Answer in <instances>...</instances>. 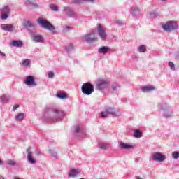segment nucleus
Segmentation results:
<instances>
[{"label":"nucleus","instance_id":"nucleus-9","mask_svg":"<svg viewBox=\"0 0 179 179\" xmlns=\"http://www.w3.org/2000/svg\"><path fill=\"white\" fill-rule=\"evenodd\" d=\"M98 87L99 89H106L108 87V81H107V80H98Z\"/></svg>","mask_w":179,"mask_h":179},{"label":"nucleus","instance_id":"nucleus-35","mask_svg":"<svg viewBox=\"0 0 179 179\" xmlns=\"http://www.w3.org/2000/svg\"><path fill=\"white\" fill-rule=\"evenodd\" d=\"M53 113H55V114H59V113H61V111L59 110L58 109H55V110H53Z\"/></svg>","mask_w":179,"mask_h":179},{"label":"nucleus","instance_id":"nucleus-13","mask_svg":"<svg viewBox=\"0 0 179 179\" xmlns=\"http://www.w3.org/2000/svg\"><path fill=\"white\" fill-rule=\"evenodd\" d=\"M11 47H23V42L22 41L13 40L10 43Z\"/></svg>","mask_w":179,"mask_h":179},{"label":"nucleus","instance_id":"nucleus-31","mask_svg":"<svg viewBox=\"0 0 179 179\" xmlns=\"http://www.w3.org/2000/svg\"><path fill=\"white\" fill-rule=\"evenodd\" d=\"M71 50H73V45H72V44L69 45V46L66 48V51H71Z\"/></svg>","mask_w":179,"mask_h":179},{"label":"nucleus","instance_id":"nucleus-39","mask_svg":"<svg viewBox=\"0 0 179 179\" xmlns=\"http://www.w3.org/2000/svg\"><path fill=\"white\" fill-rule=\"evenodd\" d=\"M137 179H142L141 177L138 176Z\"/></svg>","mask_w":179,"mask_h":179},{"label":"nucleus","instance_id":"nucleus-30","mask_svg":"<svg viewBox=\"0 0 179 179\" xmlns=\"http://www.w3.org/2000/svg\"><path fill=\"white\" fill-rule=\"evenodd\" d=\"M69 29H71V27L66 26L63 29V33H68L69 31Z\"/></svg>","mask_w":179,"mask_h":179},{"label":"nucleus","instance_id":"nucleus-16","mask_svg":"<svg viewBox=\"0 0 179 179\" xmlns=\"http://www.w3.org/2000/svg\"><path fill=\"white\" fill-rule=\"evenodd\" d=\"M120 148H122V149H134V145L129 143H121Z\"/></svg>","mask_w":179,"mask_h":179},{"label":"nucleus","instance_id":"nucleus-28","mask_svg":"<svg viewBox=\"0 0 179 179\" xmlns=\"http://www.w3.org/2000/svg\"><path fill=\"white\" fill-rule=\"evenodd\" d=\"M99 148H100V149H107V148H108V145L104 144V143H101L99 145Z\"/></svg>","mask_w":179,"mask_h":179},{"label":"nucleus","instance_id":"nucleus-20","mask_svg":"<svg viewBox=\"0 0 179 179\" xmlns=\"http://www.w3.org/2000/svg\"><path fill=\"white\" fill-rule=\"evenodd\" d=\"M93 1L94 0H73V2L74 3H77V4H79V3H82V2H93Z\"/></svg>","mask_w":179,"mask_h":179},{"label":"nucleus","instance_id":"nucleus-27","mask_svg":"<svg viewBox=\"0 0 179 179\" xmlns=\"http://www.w3.org/2000/svg\"><path fill=\"white\" fill-rule=\"evenodd\" d=\"M169 66L171 68L172 71H174L176 69V66H174V63L172 62H169Z\"/></svg>","mask_w":179,"mask_h":179},{"label":"nucleus","instance_id":"nucleus-34","mask_svg":"<svg viewBox=\"0 0 179 179\" xmlns=\"http://www.w3.org/2000/svg\"><path fill=\"white\" fill-rule=\"evenodd\" d=\"M48 78H53L54 77V73L53 72H49L48 73Z\"/></svg>","mask_w":179,"mask_h":179},{"label":"nucleus","instance_id":"nucleus-33","mask_svg":"<svg viewBox=\"0 0 179 179\" xmlns=\"http://www.w3.org/2000/svg\"><path fill=\"white\" fill-rule=\"evenodd\" d=\"M1 101H2L3 103H6V101H8V98H6L5 96H1Z\"/></svg>","mask_w":179,"mask_h":179},{"label":"nucleus","instance_id":"nucleus-12","mask_svg":"<svg viewBox=\"0 0 179 179\" xmlns=\"http://www.w3.org/2000/svg\"><path fill=\"white\" fill-rule=\"evenodd\" d=\"M27 160L29 162V163H31L32 164H36V160L34 158H33V153L30 150H27Z\"/></svg>","mask_w":179,"mask_h":179},{"label":"nucleus","instance_id":"nucleus-21","mask_svg":"<svg viewBox=\"0 0 179 179\" xmlns=\"http://www.w3.org/2000/svg\"><path fill=\"white\" fill-rule=\"evenodd\" d=\"M24 118V113H19L17 116H15V120L17 121H20Z\"/></svg>","mask_w":179,"mask_h":179},{"label":"nucleus","instance_id":"nucleus-26","mask_svg":"<svg viewBox=\"0 0 179 179\" xmlns=\"http://www.w3.org/2000/svg\"><path fill=\"white\" fill-rule=\"evenodd\" d=\"M57 97H59V99H65L67 97V95L66 94L60 93L57 94Z\"/></svg>","mask_w":179,"mask_h":179},{"label":"nucleus","instance_id":"nucleus-23","mask_svg":"<svg viewBox=\"0 0 179 179\" xmlns=\"http://www.w3.org/2000/svg\"><path fill=\"white\" fill-rule=\"evenodd\" d=\"M142 136V133L139 130H136L134 131V138H141Z\"/></svg>","mask_w":179,"mask_h":179},{"label":"nucleus","instance_id":"nucleus-14","mask_svg":"<svg viewBox=\"0 0 179 179\" xmlns=\"http://www.w3.org/2000/svg\"><path fill=\"white\" fill-rule=\"evenodd\" d=\"M24 83L25 85H27V86H31V85H34V77L31 76H27V80Z\"/></svg>","mask_w":179,"mask_h":179},{"label":"nucleus","instance_id":"nucleus-3","mask_svg":"<svg viewBox=\"0 0 179 179\" xmlns=\"http://www.w3.org/2000/svg\"><path fill=\"white\" fill-rule=\"evenodd\" d=\"M162 29H164L165 31H171V30L178 29V25L176 22H168L162 25Z\"/></svg>","mask_w":179,"mask_h":179},{"label":"nucleus","instance_id":"nucleus-10","mask_svg":"<svg viewBox=\"0 0 179 179\" xmlns=\"http://www.w3.org/2000/svg\"><path fill=\"white\" fill-rule=\"evenodd\" d=\"M83 41L87 43H93V41H97V38L94 35L90 34H87V36L83 38Z\"/></svg>","mask_w":179,"mask_h":179},{"label":"nucleus","instance_id":"nucleus-17","mask_svg":"<svg viewBox=\"0 0 179 179\" xmlns=\"http://www.w3.org/2000/svg\"><path fill=\"white\" fill-rule=\"evenodd\" d=\"M78 174L79 172L76 169H73L69 172V177H76Z\"/></svg>","mask_w":179,"mask_h":179},{"label":"nucleus","instance_id":"nucleus-32","mask_svg":"<svg viewBox=\"0 0 179 179\" xmlns=\"http://www.w3.org/2000/svg\"><path fill=\"white\" fill-rule=\"evenodd\" d=\"M15 163H16V162H15V161H13V160H9V161L8 162V164L9 166H15Z\"/></svg>","mask_w":179,"mask_h":179},{"label":"nucleus","instance_id":"nucleus-6","mask_svg":"<svg viewBox=\"0 0 179 179\" xmlns=\"http://www.w3.org/2000/svg\"><path fill=\"white\" fill-rule=\"evenodd\" d=\"M108 114H110V115H113L114 117L117 115V113H115V110H114L111 108H107L106 111H102L100 113V117L101 118H106V117H107Z\"/></svg>","mask_w":179,"mask_h":179},{"label":"nucleus","instance_id":"nucleus-4","mask_svg":"<svg viewBox=\"0 0 179 179\" xmlns=\"http://www.w3.org/2000/svg\"><path fill=\"white\" fill-rule=\"evenodd\" d=\"M97 33L101 40H106V38H107V33L106 32V29H104L103 26H101L100 24H97Z\"/></svg>","mask_w":179,"mask_h":179},{"label":"nucleus","instance_id":"nucleus-40","mask_svg":"<svg viewBox=\"0 0 179 179\" xmlns=\"http://www.w3.org/2000/svg\"><path fill=\"white\" fill-rule=\"evenodd\" d=\"M0 54H1V55H3V52H0Z\"/></svg>","mask_w":179,"mask_h":179},{"label":"nucleus","instance_id":"nucleus-38","mask_svg":"<svg viewBox=\"0 0 179 179\" xmlns=\"http://www.w3.org/2000/svg\"><path fill=\"white\" fill-rule=\"evenodd\" d=\"M34 1L35 0H27V1L29 2V3L31 4V2H34Z\"/></svg>","mask_w":179,"mask_h":179},{"label":"nucleus","instance_id":"nucleus-42","mask_svg":"<svg viewBox=\"0 0 179 179\" xmlns=\"http://www.w3.org/2000/svg\"><path fill=\"white\" fill-rule=\"evenodd\" d=\"M161 1H166V0H161Z\"/></svg>","mask_w":179,"mask_h":179},{"label":"nucleus","instance_id":"nucleus-5","mask_svg":"<svg viewBox=\"0 0 179 179\" xmlns=\"http://www.w3.org/2000/svg\"><path fill=\"white\" fill-rule=\"evenodd\" d=\"M0 12L1 13V16L0 17L1 20H6L8 17L9 13H10V10H9V6H5L0 9Z\"/></svg>","mask_w":179,"mask_h":179},{"label":"nucleus","instance_id":"nucleus-36","mask_svg":"<svg viewBox=\"0 0 179 179\" xmlns=\"http://www.w3.org/2000/svg\"><path fill=\"white\" fill-rule=\"evenodd\" d=\"M80 131V127H79V126H77L76 127V132H79Z\"/></svg>","mask_w":179,"mask_h":179},{"label":"nucleus","instance_id":"nucleus-24","mask_svg":"<svg viewBox=\"0 0 179 179\" xmlns=\"http://www.w3.org/2000/svg\"><path fill=\"white\" fill-rule=\"evenodd\" d=\"M171 155H172L173 159H178L179 152L174 151L172 152Z\"/></svg>","mask_w":179,"mask_h":179},{"label":"nucleus","instance_id":"nucleus-8","mask_svg":"<svg viewBox=\"0 0 179 179\" xmlns=\"http://www.w3.org/2000/svg\"><path fill=\"white\" fill-rule=\"evenodd\" d=\"M1 30H3L4 31H13L14 27L12 24H2L1 25Z\"/></svg>","mask_w":179,"mask_h":179},{"label":"nucleus","instance_id":"nucleus-19","mask_svg":"<svg viewBox=\"0 0 179 179\" xmlns=\"http://www.w3.org/2000/svg\"><path fill=\"white\" fill-rule=\"evenodd\" d=\"M24 27H26V29H30V27H34V24L30 21H27L24 24Z\"/></svg>","mask_w":179,"mask_h":179},{"label":"nucleus","instance_id":"nucleus-15","mask_svg":"<svg viewBox=\"0 0 179 179\" xmlns=\"http://www.w3.org/2000/svg\"><path fill=\"white\" fill-rule=\"evenodd\" d=\"M141 90H142V92H144L145 93H146V92H152V91L155 90V87L153 85L147 86V87H141Z\"/></svg>","mask_w":179,"mask_h":179},{"label":"nucleus","instance_id":"nucleus-1","mask_svg":"<svg viewBox=\"0 0 179 179\" xmlns=\"http://www.w3.org/2000/svg\"><path fill=\"white\" fill-rule=\"evenodd\" d=\"M81 90L84 94L90 96L94 92V87L90 83H85L82 85Z\"/></svg>","mask_w":179,"mask_h":179},{"label":"nucleus","instance_id":"nucleus-2","mask_svg":"<svg viewBox=\"0 0 179 179\" xmlns=\"http://www.w3.org/2000/svg\"><path fill=\"white\" fill-rule=\"evenodd\" d=\"M38 23L41 26V27H43V29H46L47 30L50 31L55 30V27H53V25H52V24L46 20L38 18Z\"/></svg>","mask_w":179,"mask_h":179},{"label":"nucleus","instance_id":"nucleus-37","mask_svg":"<svg viewBox=\"0 0 179 179\" xmlns=\"http://www.w3.org/2000/svg\"><path fill=\"white\" fill-rule=\"evenodd\" d=\"M18 107H19V105H15L13 108V111H15Z\"/></svg>","mask_w":179,"mask_h":179},{"label":"nucleus","instance_id":"nucleus-11","mask_svg":"<svg viewBox=\"0 0 179 179\" xmlns=\"http://www.w3.org/2000/svg\"><path fill=\"white\" fill-rule=\"evenodd\" d=\"M31 38L35 43H43L44 41V38L38 34H33Z\"/></svg>","mask_w":179,"mask_h":179},{"label":"nucleus","instance_id":"nucleus-41","mask_svg":"<svg viewBox=\"0 0 179 179\" xmlns=\"http://www.w3.org/2000/svg\"><path fill=\"white\" fill-rule=\"evenodd\" d=\"M0 164H2V161L1 160H0Z\"/></svg>","mask_w":179,"mask_h":179},{"label":"nucleus","instance_id":"nucleus-25","mask_svg":"<svg viewBox=\"0 0 179 179\" xmlns=\"http://www.w3.org/2000/svg\"><path fill=\"white\" fill-rule=\"evenodd\" d=\"M138 51L140 52H145V51H146V46L145 45H141L138 48Z\"/></svg>","mask_w":179,"mask_h":179},{"label":"nucleus","instance_id":"nucleus-29","mask_svg":"<svg viewBox=\"0 0 179 179\" xmlns=\"http://www.w3.org/2000/svg\"><path fill=\"white\" fill-rule=\"evenodd\" d=\"M23 64H24V66H29V65H30V60H29L27 59H24L23 61Z\"/></svg>","mask_w":179,"mask_h":179},{"label":"nucleus","instance_id":"nucleus-18","mask_svg":"<svg viewBox=\"0 0 179 179\" xmlns=\"http://www.w3.org/2000/svg\"><path fill=\"white\" fill-rule=\"evenodd\" d=\"M108 50H110V48H108V47L103 46L99 49V54H106V52H108Z\"/></svg>","mask_w":179,"mask_h":179},{"label":"nucleus","instance_id":"nucleus-22","mask_svg":"<svg viewBox=\"0 0 179 179\" xmlns=\"http://www.w3.org/2000/svg\"><path fill=\"white\" fill-rule=\"evenodd\" d=\"M49 8L52 10H54V12H58V6H57L55 4H50L49 6Z\"/></svg>","mask_w":179,"mask_h":179},{"label":"nucleus","instance_id":"nucleus-7","mask_svg":"<svg viewBox=\"0 0 179 179\" xmlns=\"http://www.w3.org/2000/svg\"><path fill=\"white\" fill-rule=\"evenodd\" d=\"M152 160L156 162H164L166 157L160 152H155L152 155Z\"/></svg>","mask_w":179,"mask_h":179}]
</instances>
